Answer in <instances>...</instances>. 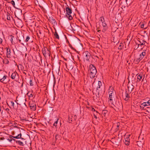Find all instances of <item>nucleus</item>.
<instances>
[{"mask_svg": "<svg viewBox=\"0 0 150 150\" xmlns=\"http://www.w3.org/2000/svg\"><path fill=\"white\" fill-rule=\"evenodd\" d=\"M90 76L91 78H93L96 76L97 73L96 68L93 65L91 64L89 66Z\"/></svg>", "mask_w": 150, "mask_h": 150, "instance_id": "1", "label": "nucleus"}, {"mask_svg": "<svg viewBox=\"0 0 150 150\" xmlns=\"http://www.w3.org/2000/svg\"><path fill=\"white\" fill-rule=\"evenodd\" d=\"M65 10L66 12L65 16L68 18L69 20H71L73 18V17L71 15L72 13L71 8H69V6H67V7H66Z\"/></svg>", "mask_w": 150, "mask_h": 150, "instance_id": "2", "label": "nucleus"}, {"mask_svg": "<svg viewBox=\"0 0 150 150\" xmlns=\"http://www.w3.org/2000/svg\"><path fill=\"white\" fill-rule=\"evenodd\" d=\"M42 53L45 57L50 56V53L49 48L46 47H44L42 49Z\"/></svg>", "mask_w": 150, "mask_h": 150, "instance_id": "3", "label": "nucleus"}, {"mask_svg": "<svg viewBox=\"0 0 150 150\" xmlns=\"http://www.w3.org/2000/svg\"><path fill=\"white\" fill-rule=\"evenodd\" d=\"M146 50H144L142 52L141 54H139V57L137 59L136 61L137 63H138L145 56L146 53Z\"/></svg>", "mask_w": 150, "mask_h": 150, "instance_id": "4", "label": "nucleus"}, {"mask_svg": "<svg viewBox=\"0 0 150 150\" xmlns=\"http://www.w3.org/2000/svg\"><path fill=\"white\" fill-rule=\"evenodd\" d=\"M109 100L110 102H111L112 101V96L113 95V90L114 89L113 88L112 86H110V87L109 88Z\"/></svg>", "mask_w": 150, "mask_h": 150, "instance_id": "5", "label": "nucleus"}, {"mask_svg": "<svg viewBox=\"0 0 150 150\" xmlns=\"http://www.w3.org/2000/svg\"><path fill=\"white\" fill-rule=\"evenodd\" d=\"M90 53L88 51H86L83 53L84 60L89 61L91 57Z\"/></svg>", "mask_w": 150, "mask_h": 150, "instance_id": "6", "label": "nucleus"}, {"mask_svg": "<svg viewBox=\"0 0 150 150\" xmlns=\"http://www.w3.org/2000/svg\"><path fill=\"white\" fill-rule=\"evenodd\" d=\"M138 42H136V44L138 45V47H139V46H140L141 47H142V46L144 45L145 43H146L145 41L139 38H138Z\"/></svg>", "mask_w": 150, "mask_h": 150, "instance_id": "7", "label": "nucleus"}, {"mask_svg": "<svg viewBox=\"0 0 150 150\" xmlns=\"http://www.w3.org/2000/svg\"><path fill=\"white\" fill-rule=\"evenodd\" d=\"M30 107L32 110H35L36 109V104L33 102H30L29 103Z\"/></svg>", "mask_w": 150, "mask_h": 150, "instance_id": "8", "label": "nucleus"}, {"mask_svg": "<svg viewBox=\"0 0 150 150\" xmlns=\"http://www.w3.org/2000/svg\"><path fill=\"white\" fill-rule=\"evenodd\" d=\"M102 25L103 28L102 31L104 33L108 29V26L105 21L102 23Z\"/></svg>", "mask_w": 150, "mask_h": 150, "instance_id": "9", "label": "nucleus"}, {"mask_svg": "<svg viewBox=\"0 0 150 150\" xmlns=\"http://www.w3.org/2000/svg\"><path fill=\"white\" fill-rule=\"evenodd\" d=\"M7 76L4 75L3 78L0 79V81L4 84H7L8 82V81L7 79Z\"/></svg>", "mask_w": 150, "mask_h": 150, "instance_id": "10", "label": "nucleus"}, {"mask_svg": "<svg viewBox=\"0 0 150 150\" xmlns=\"http://www.w3.org/2000/svg\"><path fill=\"white\" fill-rule=\"evenodd\" d=\"M102 85V83L101 81H99L98 82V86L96 88V92L98 94V96H99V91L98 90V88H100V86Z\"/></svg>", "mask_w": 150, "mask_h": 150, "instance_id": "11", "label": "nucleus"}, {"mask_svg": "<svg viewBox=\"0 0 150 150\" xmlns=\"http://www.w3.org/2000/svg\"><path fill=\"white\" fill-rule=\"evenodd\" d=\"M11 50L9 48H6V56L8 58L10 57Z\"/></svg>", "mask_w": 150, "mask_h": 150, "instance_id": "12", "label": "nucleus"}, {"mask_svg": "<svg viewBox=\"0 0 150 150\" xmlns=\"http://www.w3.org/2000/svg\"><path fill=\"white\" fill-rule=\"evenodd\" d=\"M49 21L52 24H55L56 23V21L55 19L53 18L52 17H50L48 19Z\"/></svg>", "mask_w": 150, "mask_h": 150, "instance_id": "13", "label": "nucleus"}, {"mask_svg": "<svg viewBox=\"0 0 150 150\" xmlns=\"http://www.w3.org/2000/svg\"><path fill=\"white\" fill-rule=\"evenodd\" d=\"M108 114V111L106 110H103L102 111V116L105 117Z\"/></svg>", "mask_w": 150, "mask_h": 150, "instance_id": "14", "label": "nucleus"}, {"mask_svg": "<svg viewBox=\"0 0 150 150\" xmlns=\"http://www.w3.org/2000/svg\"><path fill=\"white\" fill-rule=\"evenodd\" d=\"M134 86L133 85H131L130 86H128V90L129 91V92H130L131 93L132 91L134 89Z\"/></svg>", "mask_w": 150, "mask_h": 150, "instance_id": "15", "label": "nucleus"}, {"mask_svg": "<svg viewBox=\"0 0 150 150\" xmlns=\"http://www.w3.org/2000/svg\"><path fill=\"white\" fill-rule=\"evenodd\" d=\"M125 100L128 101L130 98L129 93H127V91L125 92Z\"/></svg>", "mask_w": 150, "mask_h": 150, "instance_id": "16", "label": "nucleus"}, {"mask_svg": "<svg viewBox=\"0 0 150 150\" xmlns=\"http://www.w3.org/2000/svg\"><path fill=\"white\" fill-rule=\"evenodd\" d=\"M27 95L29 97L30 99H32L34 98L33 97V95L32 93H30L29 91L27 93Z\"/></svg>", "mask_w": 150, "mask_h": 150, "instance_id": "17", "label": "nucleus"}, {"mask_svg": "<svg viewBox=\"0 0 150 150\" xmlns=\"http://www.w3.org/2000/svg\"><path fill=\"white\" fill-rule=\"evenodd\" d=\"M17 74L18 75V74L16 72H14L13 73L11 76V79H15Z\"/></svg>", "mask_w": 150, "mask_h": 150, "instance_id": "18", "label": "nucleus"}, {"mask_svg": "<svg viewBox=\"0 0 150 150\" xmlns=\"http://www.w3.org/2000/svg\"><path fill=\"white\" fill-rule=\"evenodd\" d=\"M144 106H146L150 105V99L147 101L144 102L143 103Z\"/></svg>", "mask_w": 150, "mask_h": 150, "instance_id": "19", "label": "nucleus"}, {"mask_svg": "<svg viewBox=\"0 0 150 150\" xmlns=\"http://www.w3.org/2000/svg\"><path fill=\"white\" fill-rule=\"evenodd\" d=\"M125 43H120V45L118 47V49L119 50H121L123 48L124 46L125 45Z\"/></svg>", "mask_w": 150, "mask_h": 150, "instance_id": "20", "label": "nucleus"}, {"mask_svg": "<svg viewBox=\"0 0 150 150\" xmlns=\"http://www.w3.org/2000/svg\"><path fill=\"white\" fill-rule=\"evenodd\" d=\"M54 37L57 38V39H59V36L56 31V30H55V32H54Z\"/></svg>", "mask_w": 150, "mask_h": 150, "instance_id": "21", "label": "nucleus"}, {"mask_svg": "<svg viewBox=\"0 0 150 150\" xmlns=\"http://www.w3.org/2000/svg\"><path fill=\"white\" fill-rule=\"evenodd\" d=\"M16 143L19 144L20 145L23 146L24 144L22 142L19 140H16Z\"/></svg>", "mask_w": 150, "mask_h": 150, "instance_id": "22", "label": "nucleus"}, {"mask_svg": "<svg viewBox=\"0 0 150 150\" xmlns=\"http://www.w3.org/2000/svg\"><path fill=\"white\" fill-rule=\"evenodd\" d=\"M130 136V135H129L128 136H127H127L126 137H125V142H128L130 141V139H129V138Z\"/></svg>", "mask_w": 150, "mask_h": 150, "instance_id": "23", "label": "nucleus"}, {"mask_svg": "<svg viewBox=\"0 0 150 150\" xmlns=\"http://www.w3.org/2000/svg\"><path fill=\"white\" fill-rule=\"evenodd\" d=\"M142 74H139L137 76V80H139V81H140L142 78Z\"/></svg>", "mask_w": 150, "mask_h": 150, "instance_id": "24", "label": "nucleus"}, {"mask_svg": "<svg viewBox=\"0 0 150 150\" xmlns=\"http://www.w3.org/2000/svg\"><path fill=\"white\" fill-rule=\"evenodd\" d=\"M7 19L8 20H10V15L9 13L7 12Z\"/></svg>", "mask_w": 150, "mask_h": 150, "instance_id": "25", "label": "nucleus"}, {"mask_svg": "<svg viewBox=\"0 0 150 150\" xmlns=\"http://www.w3.org/2000/svg\"><path fill=\"white\" fill-rule=\"evenodd\" d=\"M22 134L21 133L18 134V135L16 136L17 139L21 138L22 139H23V138H21Z\"/></svg>", "mask_w": 150, "mask_h": 150, "instance_id": "26", "label": "nucleus"}, {"mask_svg": "<svg viewBox=\"0 0 150 150\" xmlns=\"http://www.w3.org/2000/svg\"><path fill=\"white\" fill-rule=\"evenodd\" d=\"M100 21H101L102 23L105 21L104 18L103 16L100 17Z\"/></svg>", "mask_w": 150, "mask_h": 150, "instance_id": "27", "label": "nucleus"}, {"mask_svg": "<svg viewBox=\"0 0 150 150\" xmlns=\"http://www.w3.org/2000/svg\"><path fill=\"white\" fill-rule=\"evenodd\" d=\"M10 37L11 38L10 40V41H11V42L12 44H13V39L14 38V37L13 36L11 35L10 36Z\"/></svg>", "mask_w": 150, "mask_h": 150, "instance_id": "28", "label": "nucleus"}, {"mask_svg": "<svg viewBox=\"0 0 150 150\" xmlns=\"http://www.w3.org/2000/svg\"><path fill=\"white\" fill-rule=\"evenodd\" d=\"M12 137H10V138L9 139H7V140L10 142H11L13 140L14 141H16V140L15 139H13Z\"/></svg>", "mask_w": 150, "mask_h": 150, "instance_id": "29", "label": "nucleus"}, {"mask_svg": "<svg viewBox=\"0 0 150 150\" xmlns=\"http://www.w3.org/2000/svg\"><path fill=\"white\" fill-rule=\"evenodd\" d=\"M30 39V38L29 36H27L26 37V38L25 40V42H28V40H29Z\"/></svg>", "mask_w": 150, "mask_h": 150, "instance_id": "30", "label": "nucleus"}, {"mask_svg": "<svg viewBox=\"0 0 150 150\" xmlns=\"http://www.w3.org/2000/svg\"><path fill=\"white\" fill-rule=\"evenodd\" d=\"M96 113H97L96 115V113H95L93 114V116H94V117L96 118V119H97V117L96 116V115H97V114L98 113V112L97 111H96Z\"/></svg>", "mask_w": 150, "mask_h": 150, "instance_id": "31", "label": "nucleus"}, {"mask_svg": "<svg viewBox=\"0 0 150 150\" xmlns=\"http://www.w3.org/2000/svg\"><path fill=\"white\" fill-rule=\"evenodd\" d=\"M72 121V118H70L69 116L68 117V122L69 123H70Z\"/></svg>", "mask_w": 150, "mask_h": 150, "instance_id": "32", "label": "nucleus"}, {"mask_svg": "<svg viewBox=\"0 0 150 150\" xmlns=\"http://www.w3.org/2000/svg\"><path fill=\"white\" fill-rule=\"evenodd\" d=\"M140 26L141 28H143L144 27V24L143 23H140Z\"/></svg>", "mask_w": 150, "mask_h": 150, "instance_id": "33", "label": "nucleus"}, {"mask_svg": "<svg viewBox=\"0 0 150 150\" xmlns=\"http://www.w3.org/2000/svg\"><path fill=\"white\" fill-rule=\"evenodd\" d=\"M21 120L23 122L24 121H29L28 120L26 119V118L21 119Z\"/></svg>", "mask_w": 150, "mask_h": 150, "instance_id": "34", "label": "nucleus"}, {"mask_svg": "<svg viewBox=\"0 0 150 150\" xmlns=\"http://www.w3.org/2000/svg\"><path fill=\"white\" fill-rule=\"evenodd\" d=\"M58 119H57V120L56 122H54V123L53 124V125L54 126H55V127L57 126V123L58 122Z\"/></svg>", "mask_w": 150, "mask_h": 150, "instance_id": "35", "label": "nucleus"}, {"mask_svg": "<svg viewBox=\"0 0 150 150\" xmlns=\"http://www.w3.org/2000/svg\"><path fill=\"white\" fill-rule=\"evenodd\" d=\"M30 86H33V83L32 81V80L30 79Z\"/></svg>", "mask_w": 150, "mask_h": 150, "instance_id": "36", "label": "nucleus"}, {"mask_svg": "<svg viewBox=\"0 0 150 150\" xmlns=\"http://www.w3.org/2000/svg\"><path fill=\"white\" fill-rule=\"evenodd\" d=\"M11 4H12V5L14 7V6L15 5V2L14 1L12 0L11 1Z\"/></svg>", "mask_w": 150, "mask_h": 150, "instance_id": "37", "label": "nucleus"}, {"mask_svg": "<svg viewBox=\"0 0 150 150\" xmlns=\"http://www.w3.org/2000/svg\"><path fill=\"white\" fill-rule=\"evenodd\" d=\"M11 103L12 104V106L13 107V108L15 109V107L14 106V103L13 101H11Z\"/></svg>", "mask_w": 150, "mask_h": 150, "instance_id": "38", "label": "nucleus"}, {"mask_svg": "<svg viewBox=\"0 0 150 150\" xmlns=\"http://www.w3.org/2000/svg\"><path fill=\"white\" fill-rule=\"evenodd\" d=\"M26 101V100H23V102H22L21 103V104H23L26 107V105L25 104V101Z\"/></svg>", "mask_w": 150, "mask_h": 150, "instance_id": "39", "label": "nucleus"}, {"mask_svg": "<svg viewBox=\"0 0 150 150\" xmlns=\"http://www.w3.org/2000/svg\"><path fill=\"white\" fill-rule=\"evenodd\" d=\"M129 142H125V144L126 145H128L129 144Z\"/></svg>", "mask_w": 150, "mask_h": 150, "instance_id": "40", "label": "nucleus"}, {"mask_svg": "<svg viewBox=\"0 0 150 150\" xmlns=\"http://www.w3.org/2000/svg\"><path fill=\"white\" fill-rule=\"evenodd\" d=\"M6 111L8 113H9V112H8L10 110H9V109L8 108H7L6 109Z\"/></svg>", "mask_w": 150, "mask_h": 150, "instance_id": "41", "label": "nucleus"}, {"mask_svg": "<svg viewBox=\"0 0 150 150\" xmlns=\"http://www.w3.org/2000/svg\"><path fill=\"white\" fill-rule=\"evenodd\" d=\"M2 42V39L0 38V44H1Z\"/></svg>", "mask_w": 150, "mask_h": 150, "instance_id": "42", "label": "nucleus"}, {"mask_svg": "<svg viewBox=\"0 0 150 150\" xmlns=\"http://www.w3.org/2000/svg\"><path fill=\"white\" fill-rule=\"evenodd\" d=\"M25 71H26V70H24L23 71V73L25 74V75H26V73L25 72Z\"/></svg>", "mask_w": 150, "mask_h": 150, "instance_id": "43", "label": "nucleus"}, {"mask_svg": "<svg viewBox=\"0 0 150 150\" xmlns=\"http://www.w3.org/2000/svg\"><path fill=\"white\" fill-rule=\"evenodd\" d=\"M21 40L19 39V40H18V41H19V42L21 43L22 45H24V44H23V43H21Z\"/></svg>", "mask_w": 150, "mask_h": 150, "instance_id": "44", "label": "nucleus"}, {"mask_svg": "<svg viewBox=\"0 0 150 150\" xmlns=\"http://www.w3.org/2000/svg\"><path fill=\"white\" fill-rule=\"evenodd\" d=\"M91 110L93 111H94V112H96V111L95 109L93 108H92Z\"/></svg>", "mask_w": 150, "mask_h": 150, "instance_id": "45", "label": "nucleus"}, {"mask_svg": "<svg viewBox=\"0 0 150 150\" xmlns=\"http://www.w3.org/2000/svg\"><path fill=\"white\" fill-rule=\"evenodd\" d=\"M74 118L75 120H76V115H74Z\"/></svg>", "mask_w": 150, "mask_h": 150, "instance_id": "46", "label": "nucleus"}, {"mask_svg": "<svg viewBox=\"0 0 150 150\" xmlns=\"http://www.w3.org/2000/svg\"><path fill=\"white\" fill-rule=\"evenodd\" d=\"M0 139L1 140H4L5 139V138L4 137H2Z\"/></svg>", "mask_w": 150, "mask_h": 150, "instance_id": "47", "label": "nucleus"}, {"mask_svg": "<svg viewBox=\"0 0 150 150\" xmlns=\"http://www.w3.org/2000/svg\"><path fill=\"white\" fill-rule=\"evenodd\" d=\"M69 47H70L71 48H72V49L73 48V47H72V45H71V44H69Z\"/></svg>", "mask_w": 150, "mask_h": 150, "instance_id": "48", "label": "nucleus"}, {"mask_svg": "<svg viewBox=\"0 0 150 150\" xmlns=\"http://www.w3.org/2000/svg\"><path fill=\"white\" fill-rule=\"evenodd\" d=\"M11 137L14 138H16V139H17V138H16V136H11Z\"/></svg>", "mask_w": 150, "mask_h": 150, "instance_id": "49", "label": "nucleus"}, {"mask_svg": "<svg viewBox=\"0 0 150 150\" xmlns=\"http://www.w3.org/2000/svg\"><path fill=\"white\" fill-rule=\"evenodd\" d=\"M38 32L40 34V35L42 34V32L40 30H39Z\"/></svg>", "mask_w": 150, "mask_h": 150, "instance_id": "50", "label": "nucleus"}, {"mask_svg": "<svg viewBox=\"0 0 150 150\" xmlns=\"http://www.w3.org/2000/svg\"><path fill=\"white\" fill-rule=\"evenodd\" d=\"M23 82L21 83V87H23Z\"/></svg>", "mask_w": 150, "mask_h": 150, "instance_id": "51", "label": "nucleus"}, {"mask_svg": "<svg viewBox=\"0 0 150 150\" xmlns=\"http://www.w3.org/2000/svg\"><path fill=\"white\" fill-rule=\"evenodd\" d=\"M120 125L119 124H117V127H119Z\"/></svg>", "mask_w": 150, "mask_h": 150, "instance_id": "52", "label": "nucleus"}, {"mask_svg": "<svg viewBox=\"0 0 150 150\" xmlns=\"http://www.w3.org/2000/svg\"><path fill=\"white\" fill-rule=\"evenodd\" d=\"M37 35L38 36V37L39 38H40V36H39V35H38V33H37Z\"/></svg>", "mask_w": 150, "mask_h": 150, "instance_id": "53", "label": "nucleus"}, {"mask_svg": "<svg viewBox=\"0 0 150 150\" xmlns=\"http://www.w3.org/2000/svg\"><path fill=\"white\" fill-rule=\"evenodd\" d=\"M140 141H138L137 142V144H139L140 142Z\"/></svg>", "mask_w": 150, "mask_h": 150, "instance_id": "54", "label": "nucleus"}, {"mask_svg": "<svg viewBox=\"0 0 150 150\" xmlns=\"http://www.w3.org/2000/svg\"><path fill=\"white\" fill-rule=\"evenodd\" d=\"M100 31V30H98V32H99V31Z\"/></svg>", "mask_w": 150, "mask_h": 150, "instance_id": "55", "label": "nucleus"}, {"mask_svg": "<svg viewBox=\"0 0 150 150\" xmlns=\"http://www.w3.org/2000/svg\"><path fill=\"white\" fill-rule=\"evenodd\" d=\"M125 1H126V2H127V0H125Z\"/></svg>", "mask_w": 150, "mask_h": 150, "instance_id": "56", "label": "nucleus"}, {"mask_svg": "<svg viewBox=\"0 0 150 150\" xmlns=\"http://www.w3.org/2000/svg\"><path fill=\"white\" fill-rule=\"evenodd\" d=\"M146 28H144V29H146Z\"/></svg>", "mask_w": 150, "mask_h": 150, "instance_id": "57", "label": "nucleus"}, {"mask_svg": "<svg viewBox=\"0 0 150 150\" xmlns=\"http://www.w3.org/2000/svg\"><path fill=\"white\" fill-rule=\"evenodd\" d=\"M1 99V97H0V100Z\"/></svg>", "mask_w": 150, "mask_h": 150, "instance_id": "58", "label": "nucleus"}]
</instances>
